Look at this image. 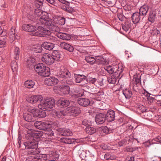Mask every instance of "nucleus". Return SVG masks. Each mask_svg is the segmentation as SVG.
<instances>
[{"label":"nucleus","instance_id":"f257e3e1","mask_svg":"<svg viewBox=\"0 0 161 161\" xmlns=\"http://www.w3.org/2000/svg\"><path fill=\"white\" fill-rule=\"evenodd\" d=\"M37 19L39 20V26H37V30L40 32L43 36L50 35L51 31H58L59 29L54 25L52 19H49L47 16L45 15L37 17Z\"/></svg>","mask_w":161,"mask_h":161},{"label":"nucleus","instance_id":"f03ea898","mask_svg":"<svg viewBox=\"0 0 161 161\" xmlns=\"http://www.w3.org/2000/svg\"><path fill=\"white\" fill-rule=\"evenodd\" d=\"M57 76L60 78L67 79L66 81L68 85L60 86L59 88L61 92H63L64 94H69L70 89L69 85H71L73 84V82L71 79L68 80L69 78H70L71 77V73L64 66H61L58 69Z\"/></svg>","mask_w":161,"mask_h":161},{"label":"nucleus","instance_id":"7ed1b4c3","mask_svg":"<svg viewBox=\"0 0 161 161\" xmlns=\"http://www.w3.org/2000/svg\"><path fill=\"white\" fill-rule=\"evenodd\" d=\"M27 132L31 136L32 139L24 143L26 148L29 149L28 154L29 155L38 154L41 152V151L38 147V142L34 138L36 134L38 133H35V131L32 129H28Z\"/></svg>","mask_w":161,"mask_h":161},{"label":"nucleus","instance_id":"20e7f679","mask_svg":"<svg viewBox=\"0 0 161 161\" xmlns=\"http://www.w3.org/2000/svg\"><path fill=\"white\" fill-rule=\"evenodd\" d=\"M54 100L52 98H47L42 100L38 105L40 109H44L49 111L55 105Z\"/></svg>","mask_w":161,"mask_h":161},{"label":"nucleus","instance_id":"39448f33","mask_svg":"<svg viewBox=\"0 0 161 161\" xmlns=\"http://www.w3.org/2000/svg\"><path fill=\"white\" fill-rule=\"evenodd\" d=\"M35 70L39 75L43 77H48L50 74V69L42 63L36 64Z\"/></svg>","mask_w":161,"mask_h":161},{"label":"nucleus","instance_id":"423d86ee","mask_svg":"<svg viewBox=\"0 0 161 161\" xmlns=\"http://www.w3.org/2000/svg\"><path fill=\"white\" fill-rule=\"evenodd\" d=\"M104 69L110 74H116L120 75L123 71V67L121 65L116 66L108 65L104 67Z\"/></svg>","mask_w":161,"mask_h":161},{"label":"nucleus","instance_id":"0eeeda50","mask_svg":"<svg viewBox=\"0 0 161 161\" xmlns=\"http://www.w3.org/2000/svg\"><path fill=\"white\" fill-rule=\"evenodd\" d=\"M43 150L44 152L40 154L43 156L44 160L47 159L48 157H53L54 158H58L59 157V154L56 151L50 149L48 148H43Z\"/></svg>","mask_w":161,"mask_h":161},{"label":"nucleus","instance_id":"6e6552de","mask_svg":"<svg viewBox=\"0 0 161 161\" xmlns=\"http://www.w3.org/2000/svg\"><path fill=\"white\" fill-rule=\"evenodd\" d=\"M68 116L75 117L78 115L81 112L80 108L76 107H72L66 108Z\"/></svg>","mask_w":161,"mask_h":161},{"label":"nucleus","instance_id":"1a4fd4ad","mask_svg":"<svg viewBox=\"0 0 161 161\" xmlns=\"http://www.w3.org/2000/svg\"><path fill=\"white\" fill-rule=\"evenodd\" d=\"M22 29L26 31L31 32V34L33 36H37L38 34L36 32V28L31 24H24L22 26Z\"/></svg>","mask_w":161,"mask_h":161},{"label":"nucleus","instance_id":"9d476101","mask_svg":"<svg viewBox=\"0 0 161 161\" xmlns=\"http://www.w3.org/2000/svg\"><path fill=\"white\" fill-rule=\"evenodd\" d=\"M84 90L79 88H71L69 95L73 97H81L84 95Z\"/></svg>","mask_w":161,"mask_h":161},{"label":"nucleus","instance_id":"9b49d317","mask_svg":"<svg viewBox=\"0 0 161 161\" xmlns=\"http://www.w3.org/2000/svg\"><path fill=\"white\" fill-rule=\"evenodd\" d=\"M56 131L57 134L60 136H69L72 135V131L68 129L58 128Z\"/></svg>","mask_w":161,"mask_h":161},{"label":"nucleus","instance_id":"f8f14e48","mask_svg":"<svg viewBox=\"0 0 161 161\" xmlns=\"http://www.w3.org/2000/svg\"><path fill=\"white\" fill-rule=\"evenodd\" d=\"M144 18V16L141 15L138 12L134 13L131 16V19L133 24H136L140 22Z\"/></svg>","mask_w":161,"mask_h":161},{"label":"nucleus","instance_id":"ddd939ff","mask_svg":"<svg viewBox=\"0 0 161 161\" xmlns=\"http://www.w3.org/2000/svg\"><path fill=\"white\" fill-rule=\"evenodd\" d=\"M58 80L54 77H51L46 78L45 80V83L48 86H53L58 83Z\"/></svg>","mask_w":161,"mask_h":161},{"label":"nucleus","instance_id":"4468645a","mask_svg":"<svg viewBox=\"0 0 161 161\" xmlns=\"http://www.w3.org/2000/svg\"><path fill=\"white\" fill-rule=\"evenodd\" d=\"M47 121L43 122L41 121H36L34 123V125L38 129L45 130V129L48 128L47 125Z\"/></svg>","mask_w":161,"mask_h":161},{"label":"nucleus","instance_id":"2eb2a0df","mask_svg":"<svg viewBox=\"0 0 161 161\" xmlns=\"http://www.w3.org/2000/svg\"><path fill=\"white\" fill-rule=\"evenodd\" d=\"M42 97L41 95H34L31 96L26 99L27 101L32 103H35L42 100Z\"/></svg>","mask_w":161,"mask_h":161},{"label":"nucleus","instance_id":"dca6fc26","mask_svg":"<svg viewBox=\"0 0 161 161\" xmlns=\"http://www.w3.org/2000/svg\"><path fill=\"white\" fill-rule=\"evenodd\" d=\"M42 60V62L48 64H51L54 62L51 55L48 53L43 54Z\"/></svg>","mask_w":161,"mask_h":161},{"label":"nucleus","instance_id":"f3484780","mask_svg":"<svg viewBox=\"0 0 161 161\" xmlns=\"http://www.w3.org/2000/svg\"><path fill=\"white\" fill-rule=\"evenodd\" d=\"M69 100L63 98L59 99L57 102V105L60 108L66 107L69 105Z\"/></svg>","mask_w":161,"mask_h":161},{"label":"nucleus","instance_id":"a211bd4d","mask_svg":"<svg viewBox=\"0 0 161 161\" xmlns=\"http://www.w3.org/2000/svg\"><path fill=\"white\" fill-rule=\"evenodd\" d=\"M106 115L102 113L96 115L95 121L97 124H101L104 123L106 120Z\"/></svg>","mask_w":161,"mask_h":161},{"label":"nucleus","instance_id":"6ab92c4d","mask_svg":"<svg viewBox=\"0 0 161 161\" xmlns=\"http://www.w3.org/2000/svg\"><path fill=\"white\" fill-rule=\"evenodd\" d=\"M115 116V112L112 110H109L106 114V118L108 122H110L114 120Z\"/></svg>","mask_w":161,"mask_h":161},{"label":"nucleus","instance_id":"aec40b11","mask_svg":"<svg viewBox=\"0 0 161 161\" xmlns=\"http://www.w3.org/2000/svg\"><path fill=\"white\" fill-rule=\"evenodd\" d=\"M38 110L37 109H33L31 110V112L35 113V115L40 118H44L46 117V111L44 110H42V109Z\"/></svg>","mask_w":161,"mask_h":161},{"label":"nucleus","instance_id":"412c9836","mask_svg":"<svg viewBox=\"0 0 161 161\" xmlns=\"http://www.w3.org/2000/svg\"><path fill=\"white\" fill-rule=\"evenodd\" d=\"M33 113L31 112H31L30 113H24L23 114L24 119L25 121L29 122H32L34 121L35 119L34 116V114H33Z\"/></svg>","mask_w":161,"mask_h":161},{"label":"nucleus","instance_id":"4be33fe9","mask_svg":"<svg viewBox=\"0 0 161 161\" xmlns=\"http://www.w3.org/2000/svg\"><path fill=\"white\" fill-rule=\"evenodd\" d=\"M36 59L35 58L32 57L29 58L26 63V64L27 67L30 69L34 68L35 69V67L36 65Z\"/></svg>","mask_w":161,"mask_h":161},{"label":"nucleus","instance_id":"5701e85b","mask_svg":"<svg viewBox=\"0 0 161 161\" xmlns=\"http://www.w3.org/2000/svg\"><path fill=\"white\" fill-rule=\"evenodd\" d=\"M42 13V11L38 9H36L35 11V13L31 15H29L28 17V19L31 21L34 22L35 21V19L36 16H38L40 15Z\"/></svg>","mask_w":161,"mask_h":161},{"label":"nucleus","instance_id":"b1692460","mask_svg":"<svg viewBox=\"0 0 161 161\" xmlns=\"http://www.w3.org/2000/svg\"><path fill=\"white\" fill-rule=\"evenodd\" d=\"M100 158L103 160H108L109 159L113 160L114 157L112 156L110 153H101L99 156Z\"/></svg>","mask_w":161,"mask_h":161},{"label":"nucleus","instance_id":"393cba45","mask_svg":"<svg viewBox=\"0 0 161 161\" xmlns=\"http://www.w3.org/2000/svg\"><path fill=\"white\" fill-rule=\"evenodd\" d=\"M57 36L58 38L64 40H69L71 38V36L69 34L66 33H57Z\"/></svg>","mask_w":161,"mask_h":161},{"label":"nucleus","instance_id":"a878e982","mask_svg":"<svg viewBox=\"0 0 161 161\" xmlns=\"http://www.w3.org/2000/svg\"><path fill=\"white\" fill-rule=\"evenodd\" d=\"M120 75L117 74L116 73L110 76L108 78V82L110 84H114L115 83L116 79L121 78Z\"/></svg>","mask_w":161,"mask_h":161},{"label":"nucleus","instance_id":"bb28decb","mask_svg":"<svg viewBox=\"0 0 161 161\" xmlns=\"http://www.w3.org/2000/svg\"><path fill=\"white\" fill-rule=\"evenodd\" d=\"M78 103L83 107H87L90 105V100L88 99L80 98L78 100Z\"/></svg>","mask_w":161,"mask_h":161},{"label":"nucleus","instance_id":"cd10ccee","mask_svg":"<svg viewBox=\"0 0 161 161\" xmlns=\"http://www.w3.org/2000/svg\"><path fill=\"white\" fill-rule=\"evenodd\" d=\"M149 8V6L147 5H144L141 7L139 9V12H138L140 14L144 16H145Z\"/></svg>","mask_w":161,"mask_h":161},{"label":"nucleus","instance_id":"c85d7f7f","mask_svg":"<svg viewBox=\"0 0 161 161\" xmlns=\"http://www.w3.org/2000/svg\"><path fill=\"white\" fill-rule=\"evenodd\" d=\"M51 56L54 61H60L61 56V53L57 50L53 51Z\"/></svg>","mask_w":161,"mask_h":161},{"label":"nucleus","instance_id":"c756f323","mask_svg":"<svg viewBox=\"0 0 161 161\" xmlns=\"http://www.w3.org/2000/svg\"><path fill=\"white\" fill-rule=\"evenodd\" d=\"M60 46L61 47L69 52H72L74 50V48L72 46L65 42H61Z\"/></svg>","mask_w":161,"mask_h":161},{"label":"nucleus","instance_id":"7c9ffc66","mask_svg":"<svg viewBox=\"0 0 161 161\" xmlns=\"http://www.w3.org/2000/svg\"><path fill=\"white\" fill-rule=\"evenodd\" d=\"M74 75L75 78V81L76 83H80L84 80H86V77L83 75H75V74Z\"/></svg>","mask_w":161,"mask_h":161},{"label":"nucleus","instance_id":"2f4dec72","mask_svg":"<svg viewBox=\"0 0 161 161\" xmlns=\"http://www.w3.org/2000/svg\"><path fill=\"white\" fill-rule=\"evenodd\" d=\"M42 46L45 49L50 51L54 48V44L49 42H45L42 44Z\"/></svg>","mask_w":161,"mask_h":161},{"label":"nucleus","instance_id":"473e14b6","mask_svg":"<svg viewBox=\"0 0 161 161\" xmlns=\"http://www.w3.org/2000/svg\"><path fill=\"white\" fill-rule=\"evenodd\" d=\"M55 116L58 118H63L65 116H67L66 108L65 110L59 111L56 112L55 114Z\"/></svg>","mask_w":161,"mask_h":161},{"label":"nucleus","instance_id":"72a5a7b5","mask_svg":"<svg viewBox=\"0 0 161 161\" xmlns=\"http://www.w3.org/2000/svg\"><path fill=\"white\" fill-rule=\"evenodd\" d=\"M85 131L86 133L90 135H92L96 132V130L95 128L91 125L87 126L85 128Z\"/></svg>","mask_w":161,"mask_h":161},{"label":"nucleus","instance_id":"f704fd0d","mask_svg":"<svg viewBox=\"0 0 161 161\" xmlns=\"http://www.w3.org/2000/svg\"><path fill=\"white\" fill-rule=\"evenodd\" d=\"M60 142L65 143L66 144H72L75 142V139H72L70 138H61L60 140Z\"/></svg>","mask_w":161,"mask_h":161},{"label":"nucleus","instance_id":"c9c22d12","mask_svg":"<svg viewBox=\"0 0 161 161\" xmlns=\"http://www.w3.org/2000/svg\"><path fill=\"white\" fill-rule=\"evenodd\" d=\"M42 45H33L31 47V50L36 53H40L42 51Z\"/></svg>","mask_w":161,"mask_h":161},{"label":"nucleus","instance_id":"e433bc0d","mask_svg":"<svg viewBox=\"0 0 161 161\" xmlns=\"http://www.w3.org/2000/svg\"><path fill=\"white\" fill-rule=\"evenodd\" d=\"M123 93L126 99H130L132 96L131 91L129 89H125L123 91Z\"/></svg>","mask_w":161,"mask_h":161},{"label":"nucleus","instance_id":"4c0bfd02","mask_svg":"<svg viewBox=\"0 0 161 161\" xmlns=\"http://www.w3.org/2000/svg\"><path fill=\"white\" fill-rule=\"evenodd\" d=\"M97 80V79L96 78L90 75H88L87 76L86 81L89 83L95 84Z\"/></svg>","mask_w":161,"mask_h":161},{"label":"nucleus","instance_id":"58836bf2","mask_svg":"<svg viewBox=\"0 0 161 161\" xmlns=\"http://www.w3.org/2000/svg\"><path fill=\"white\" fill-rule=\"evenodd\" d=\"M35 85V82L31 80H27L25 81V86L28 88L33 87Z\"/></svg>","mask_w":161,"mask_h":161},{"label":"nucleus","instance_id":"ea45409f","mask_svg":"<svg viewBox=\"0 0 161 161\" xmlns=\"http://www.w3.org/2000/svg\"><path fill=\"white\" fill-rule=\"evenodd\" d=\"M82 160H84L85 161H95V158L93 155L90 154L89 155H85L84 158H82Z\"/></svg>","mask_w":161,"mask_h":161},{"label":"nucleus","instance_id":"a19ab883","mask_svg":"<svg viewBox=\"0 0 161 161\" xmlns=\"http://www.w3.org/2000/svg\"><path fill=\"white\" fill-rule=\"evenodd\" d=\"M20 50L19 47H15L14 51V56L15 59L18 60L19 59L20 55Z\"/></svg>","mask_w":161,"mask_h":161},{"label":"nucleus","instance_id":"79ce46f5","mask_svg":"<svg viewBox=\"0 0 161 161\" xmlns=\"http://www.w3.org/2000/svg\"><path fill=\"white\" fill-rule=\"evenodd\" d=\"M85 60L87 63L91 64H94L95 62L94 57L92 55L86 56L85 57Z\"/></svg>","mask_w":161,"mask_h":161},{"label":"nucleus","instance_id":"37998d69","mask_svg":"<svg viewBox=\"0 0 161 161\" xmlns=\"http://www.w3.org/2000/svg\"><path fill=\"white\" fill-rule=\"evenodd\" d=\"M156 13L154 11L150 13L148 18L149 21L152 23L154 21L156 18Z\"/></svg>","mask_w":161,"mask_h":161},{"label":"nucleus","instance_id":"c03bdc74","mask_svg":"<svg viewBox=\"0 0 161 161\" xmlns=\"http://www.w3.org/2000/svg\"><path fill=\"white\" fill-rule=\"evenodd\" d=\"M48 124H47L48 128H51L52 126L55 127H58L60 126L59 122L57 121H54V122L52 121H47Z\"/></svg>","mask_w":161,"mask_h":161},{"label":"nucleus","instance_id":"a18cd8bd","mask_svg":"<svg viewBox=\"0 0 161 161\" xmlns=\"http://www.w3.org/2000/svg\"><path fill=\"white\" fill-rule=\"evenodd\" d=\"M37 154H34L32 156L33 157V159L34 161H43L44 160L43 159V156L41 155V154L39 155Z\"/></svg>","mask_w":161,"mask_h":161},{"label":"nucleus","instance_id":"49530a36","mask_svg":"<svg viewBox=\"0 0 161 161\" xmlns=\"http://www.w3.org/2000/svg\"><path fill=\"white\" fill-rule=\"evenodd\" d=\"M45 131L46 135L48 136H54V129L53 130L47 128Z\"/></svg>","mask_w":161,"mask_h":161},{"label":"nucleus","instance_id":"de8ad7c7","mask_svg":"<svg viewBox=\"0 0 161 161\" xmlns=\"http://www.w3.org/2000/svg\"><path fill=\"white\" fill-rule=\"evenodd\" d=\"M84 95L93 99L95 98L96 97V93H91L86 91H85Z\"/></svg>","mask_w":161,"mask_h":161},{"label":"nucleus","instance_id":"09e8293b","mask_svg":"<svg viewBox=\"0 0 161 161\" xmlns=\"http://www.w3.org/2000/svg\"><path fill=\"white\" fill-rule=\"evenodd\" d=\"M103 131V133L106 134H109L112 132V130L110 128H108L107 126H104L102 128Z\"/></svg>","mask_w":161,"mask_h":161},{"label":"nucleus","instance_id":"8fccbe9b","mask_svg":"<svg viewBox=\"0 0 161 161\" xmlns=\"http://www.w3.org/2000/svg\"><path fill=\"white\" fill-rule=\"evenodd\" d=\"M156 143L153 142V139L151 140H148L147 141L145 142L144 143V145L146 147H149L151 145H153L154 144H156Z\"/></svg>","mask_w":161,"mask_h":161},{"label":"nucleus","instance_id":"3c124183","mask_svg":"<svg viewBox=\"0 0 161 161\" xmlns=\"http://www.w3.org/2000/svg\"><path fill=\"white\" fill-rule=\"evenodd\" d=\"M94 58L95 60V61L101 63L102 64L103 63L102 62H103V60H104L102 56H96Z\"/></svg>","mask_w":161,"mask_h":161},{"label":"nucleus","instance_id":"603ef678","mask_svg":"<svg viewBox=\"0 0 161 161\" xmlns=\"http://www.w3.org/2000/svg\"><path fill=\"white\" fill-rule=\"evenodd\" d=\"M11 67L13 72L16 71L18 69L17 62L14 61L12 62L11 64Z\"/></svg>","mask_w":161,"mask_h":161},{"label":"nucleus","instance_id":"864d4df0","mask_svg":"<svg viewBox=\"0 0 161 161\" xmlns=\"http://www.w3.org/2000/svg\"><path fill=\"white\" fill-rule=\"evenodd\" d=\"M67 7H66V9L65 10L67 12L69 13L70 14H72L75 12V11L73 8H72L71 7H70L69 6H67Z\"/></svg>","mask_w":161,"mask_h":161},{"label":"nucleus","instance_id":"5fc2aeb1","mask_svg":"<svg viewBox=\"0 0 161 161\" xmlns=\"http://www.w3.org/2000/svg\"><path fill=\"white\" fill-rule=\"evenodd\" d=\"M58 24L61 25H64L65 22V19L64 17H60L58 20Z\"/></svg>","mask_w":161,"mask_h":161},{"label":"nucleus","instance_id":"6e6d98bb","mask_svg":"<svg viewBox=\"0 0 161 161\" xmlns=\"http://www.w3.org/2000/svg\"><path fill=\"white\" fill-rule=\"evenodd\" d=\"M134 84L137 85L138 86L141 85V76L139 77L136 78Z\"/></svg>","mask_w":161,"mask_h":161},{"label":"nucleus","instance_id":"4d7b16f0","mask_svg":"<svg viewBox=\"0 0 161 161\" xmlns=\"http://www.w3.org/2000/svg\"><path fill=\"white\" fill-rule=\"evenodd\" d=\"M106 81V79L102 78L101 80H99L97 81L98 84L100 86H103L104 83Z\"/></svg>","mask_w":161,"mask_h":161},{"label":"nucleus","instance_id":"13d9d810","mask_svg":"<svg viewBox=\"0 0 161 161\" xmlns=\"http://www.w3.org/2000/svg\"><path fill=\"white\" fill-rule=\"evenodd\" d=\"M57 38L52 36H50L48 37V39L50 42H55L57 40Z\"/></svg>","mask_w":161,"mask_h":161},{"label":"nucleus","instance_id":"bf43d9fd","mask_svg":"<svg viewBox=\"0 0 161 161\" xmlns=\"http://www.w3.org/2000/svg\"><path fill=\"white\" fill-rule=\"evenodd\" d=\"M82 124L83 125L85 126H90V123L88 120L85 119L82 121Z\"/></svg>","mask_w":161,"mask_h":161},{"label":"nucleus","instance_id":"052dcab7","mask_svg":"<svg viewBox=\"0 0 161 161\" xmlns=\"http://www.w3.org/2000/svg\"><path fill=\"white\" fill-rule=\"evenodd\" d=\"M141 86H138L137 85L134 84L133 86V90L136 92H139Z\"/></svg>","mask_w":161,"mask_h":161},{"label":"nucleus","instance_id":"680f3d73","mask_svg":"<svg viewBox=\"0 0 161 161\" xmlns=\"http://www.w3.org/2000/svg\"><path fill=\"white\" fill-rule=\"evenodd\" d=\"M62 4H64L67 6H69L70 5V3L69 2L65 0H58Z\"/></svg>","mask_w":161,"mask_h":161},{"label":"nucleus","instance_id":"e2e57ef3","mask_svg":"<svg viewBox=\"0 0 161 161\" xmlns=\"http://www.w3.org/2000/svg\"><path fill=\"white\" fill-rule=\"evenodd\" d=\"M138 147H135L134 148H127L126 149V150L127 152H133L134 151H136V150L138 149Z\"/></svg>","mask_w":161,"mask_h":161},{"label":"nucleus","instance_id":"0e129e2a","mask_svg":"<svg viewBox=\"0 0 161 161\" xmlns=\"http://www.w3.org/2000/svg\"><path fill=\"white\" fill-rule=\"evenodd\" d=\"M150 95V94L148 93V94L147 95V96H149L147 97V99L149 102H150V103L153 102L154 100H155V98L153 97H150L149 95Z\"/></svg>","mask_w":161,"mask_h":161},{"label":"nucleus","instance_id":"69168bd1","mask_svg":"<svg viewBox=\"0 0 161 161\" xmlns=\"http://www.w3.org/2000/svg\"><path fill=\"white\" fill-rule=\"evenodd\" d=\"M153 33L156 35H158L160 33V31L156 28H153Z\"/></svg>","mask_w":161,"mask_h":161},{"label":"nucleus","instance_id":"338daca9","mask_svg":"<svg viewBox=\"0 0 161 161\" xmlns=\"http://www.w3.org/2000/svg\"><path fill=\"white\" fill-rule=\"evenodd\" d=\"M138 108L141 110V111L142 113H144L146 111V109H145L144 107L142 105L139 107Z\"/></svg>","mask_w":161,"mask_h":161},{"label":"nucleus","instance_id":"774afa93","mask_svg":"<svg viewBox=\"0 0 161 161\" xmlns=\"http://www.w3.org/2000/svg\"><path fill=\"white\" fill-rule=\"evenodd\" d=\"M1 161H12L11 159L8 158H7L6 157H4L2 158V160Z\"/></svg>","mask_w":161,"mask_h":161}]
</instances>
